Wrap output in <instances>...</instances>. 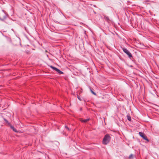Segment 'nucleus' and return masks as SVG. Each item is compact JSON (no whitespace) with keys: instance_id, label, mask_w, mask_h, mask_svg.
<instances>
[{"instance_id":"nucleus-16","label":"nucleus","mask_w":159,"mask_h":159,"mask_svg":"<svg viewBox=\"0 0 159 159\" xmlns=\"http://www.w3.org/2000/svg\"><path fill=\"white\" fill-rule=\"evenodd\" d=\"M2 11L4 12V10H2Z\"/></svg>"},{"instance_id":"nucleus-10","label":"nucleus","mask_w":159,"mask_h":159,"mask_svg":"<svg viewBox=\"0 0 159 159\" xmlns=\"http://www.w3.org/2000/svg\"><path fill=\"white\" fill-rule=\"evenodd\" d=\"M6 18V15H5V16H4V17H3V19H2L0 17V20L2 21H3Z\"/></svg>"},{"instance_id":"nucleus-6","label":"nucleus","mask_w":159,"mask_h":159,"mask_svg":"<svg viewBox=\"0 0 159 159\" xmlns=\"http://www.w3.org/2000/svg\"><path fill=\"white\" fill-rule=\"evenodd\" d=\"M10 128L13 130V131H14L15 132H18V131L14 128L13 126L11 125Z\"/></svg>"},{"instance_id":"nucleus-8","label":"nucleus","mask_w":159,"mask_h":159,"mask_svg":"<svg viewBox=\"0 0 159 159\" xmlns=\"http://www.w3.org/2000/svg\"><path fill=\"white\" fill-rule=\"evenodd\" d=\"M127 120L129 121H131V117H130V116L127 115Z\"/></svg>"},{"instance_id":"nucleus-19","label":"nucleus","mask_w":159,"mask_h":159,"mask_svg":"<svg viewBox=\"0 0 159 159\" xmlns=\"http://www.w3.org/2000/svg\"><path fill=\"white\" fill-rule=\"evenodd\" d=\"M94 13H96V12H95V11H94Z\"/></svg>"},{"instance_id":"nucleus-9","label":"nucleus","mask_w":159,"mask_h":159,"mask_svg":"<svg viewBox=\"0 0 159 159\" xmlns=\"http://www.w3.org/2000/svg\"><path fill=\"white\" fill-rule=\"evenodd\" d=\"M133 155L132 154H131L129 157V158L130 159H131L133 158Z\"/></svg>"},{"instance_id":"nucleus-4","label":"nucleus","mask_w":159,"mask_h":159,"mask_svg":"<svg viewBox=\"0 0 159 159\" xmlns=\"http://www.w3.org/2000/svg\"><path fill=\"white\" fill-rule=\"evenodd\" d=\"M139 135L141 137H142L143 139L144 140H146L148 142H149V140L147 138V136L143 133L139 132Z\"/></svg>"},{"instance_id":"nucleus-13","label":"nucleus","mask_w":159,"mask_h":159,"mask_svg":"<svg viewBox=\"0 0 159 159\" xmlns=\"http://www.w3.org/2000/svg\"><path fill=\"white\" fill-rule=\"evenodd\" d=\"M4 120L6 123H8L9 124H10V123L8 122V121L6 119L4 118Z\"/></svg>"},{"instance_id":"nucleus-7","label":"nucleus","mask_w":159,"mask_h":159,"mask_svg":"<svg viewBox=\"0 0 159 159\" xmlns=\"http://www.w3.org/2000/svg\"><path fill=\"white\" fill-rule=\"evenodd\" d=\"M90 120V119L89 118H88L86 119H85V120H83V119H80V121L82 122L85 123V122H87V121H88L89 120Z\"/></svg>"},{"instance_id":"nucleus-2","label":"nucleus","mask_w":159,"mask_h":159,"mask_svg":"<svg viewBox=\"0 0 159 159\" xmlns=\"http://www.w3.org/2000/svg\"><path fill=\"white\" fill-rule=\"evenodd\" d=\"M122 49L124 52L128 55V57L130 58V59H131L132 58H133V57L132 56L131 53L126 48H123Z\"/></svg>"},{"instance_id":"nucleus-14","label":"nucleus","mask_w":159,"mask_h":159,"mask_svg":"<svg viewBox=\"0 0 159 159\" xmlns=\"http://www.w3.org/2000/svg\"><path fill=\"white\" fill-rule=\"evenodd\" d=\"M24 28H25V30L27 32L28 30H27V28L25 26H24Z\"/></svg>"},{"instance_id":"nucleus-15","label":"nucleus","mask_w":159,"mask_h":159,"mask_svg":"<svg viewBox=\"0 0 159 159\" xmlns=\"http://www.w3.org/2000/svg\"><path fill=\"white\" fill-rule=\"evenodd\" d=\"M77 98H78V99L79 100H81V99L80 98V97H79L78 96V97H77Z\"/></svg>"},{"instance_id":"nucleus-5","label":"nucleus","mask_w":159,"mask_h":159,"mask_svg":"<svg viewBox=\"0 0 159 159\" xmlns=\"http://www.w3.org/2000/svg\"><path fill=\"white\" fill-rule=\"evenodd\" d=\"M104 19L107 22H110L111 21V20H110V19L109 18V17L107 16H104Z\"/></svg>"},{"instance_id":"nucleus-1","label":"nucleus","mask_w":159,"mask_h":159,"mask_svg":"<svg viewBox=\"0 0 159 159\" xmlns=\"http://www.w3.org/2000/svg\"><path fill=\"white\" fill-rule=\"evenodd\" d=\"M111 139V137L108 134L105 135L103 138L102 143L103 144L106 145L110 142Z\"/></svg>"},{"instance_id":"nucleus-3","label":"nucleus","mask_w":159,"mask_h":159,"mask_svg":"<svg viewBox=\"0 0 159 159\" xmlns=\"http://www.w3.org/2000/svg\"><path fill=\"white\" fill-rule=\"evenodd\" d=\"M50 68H52L53 70H55L59 75L63 74V72L62 71H61L56 67H54L52 66H50Z\"/></svg>"},{"instance_id":"nucleus-17","label":"nucleus","mask_w":159,"mask_h":159,"mask_svg":"<svg viewBox=\"0 0 159 159\" xmlns=\"http://www.w3.org/2000/svg\"><path fill=\"white\" fill-rule=\"evenodd\" d=\"M47 56L48 57V54H47Z\"/></svg>"},{"instance_id":"nucleus-11","label":"nucleus","mask_w":159,"mask_h":159,"mask_svg":"<svg viewBox=\"0 0 159 159\" xmlns=\"http://www.w3.org/2000/svg\"><path fill=\"white\" fill-rule=\"evenodd\" d=\"M90 91L91 92V93L93 94L94 95H96V93H95L91 89H90Z\"/></svg>"},{"instance_id":"nucleus-12","label":"nucleus","mask_w":159,"mask_h":159,"mask_svg":"<svg viewBox=\"0 0 159 159\" xmlns=\"http://www.w3.org/2000/svg\"><path fill=\"white\" fill-rule=\"evenodd\" d=\"M65 127L68 130L70 131L71 130V129H70L69 128H68L67 126H65Z\"/></svg>"},{"instance_id":"nucleus-18","label":"nucleus","mask_w":159,"mask_h":159,"mask_svg":"<svg viewBox=\"0 0 159 159\" xmlns=\"http://www.w3.org/2000/svg\"><path fill=\"white\" fill-rule=\"evenodd\" d=\"M80 110H82V108H80Z\"/></svg>"}]
</instances>
